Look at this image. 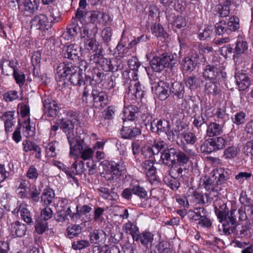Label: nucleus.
I'll return each instance as SVG.
<instances>
[{
  "label": "nucleus",
  "mask_w": 253,
  "mask_h": 253,
  "mask_svg": "<svg viewBox=\"0 0 253 253\" xmlns=\"http://www.w3.org/2000/svg\"><path fill=\"white\" fill-rule=\"evenodd\" d=\"M71 201L66 199H62L60 207L62 209L58 211L55 215V219L58 222H63L69 220V217L71 220H74L75 214L71 210L70 204Z\"/></svg>",
  "instance_id": "8"
},
{
  "label": "nucleus",
  "mask_w": 253,
  "mask_h": 253,
  "mask_svg": "<svg viewBox=\"0 0 253 253\" xmlns=\"http://www.w3.org/2000/svg\"><path fill=\"white\" fill-rule=\"evenodd\" d=\"M186 168L174 166L171 167L166 173L163 181L172 190H176L180 185L179 176L183 178L187 173Z\"/></svg>",
  "instance_id": "3"
},
{
  "label": "nucleus",
  "mask_w": 253,
  "mask_h": 253,
  "mask_svg": "<svg viewBox=\"0 0 253 253\" xmlns=\"http://www.w3.org/2000/svg\"><path fill=\"white\" fill-rule=\"evenodd\" d=\"M26 175L29 179L36 180L39 176V173L35 166L31 165L28 168Z\"/></svg>",
  "instance_id": "64"
},
{
  "label": "nucleus",
  "mask_w": 253,
  "mask_h": 253,
  "mask_svg": "<svg viewBox=\"0 0 253 253\" xmlns=\"http://www.w3.org/2000/svg\"><path fill=\"white\" fill-rule=\"evenodd\" d=\"M42 102L45 115L50 117H55L58 115L61 105H58L56 101L48 97H44Z\"/></svg>",
  "instance_id": "12"
},
{
  "label": "nucleus",
  "mask_w": 253,
  "mask_h": 253,
  "mask_svg": "<svg viewBox=\"0 0 253 253\" xmlns=\"http://www.w3.org/2000/svg\"><path fill=\"white\" fill-rule=\"evenodd\" d=\"M13 76L16 83L19 86L24 85L25 82V75L22 71L19 70H14V72H13Z\"/></svg>",
  "instance_id": "61"
},
{
  "label": "nucleus",
  "mask_w": 253,
  "mask_h": 253,
  "mask_svg": "<svg viewBox=\"0 0 253 253\" xmlns=\"http://www.w3.org/2000/svg\"><path fill=\"white\" fill-rule=\"evenodd\" d=\"M170 122L164 120H153V123L150 126V129L153 132L160 134L161 133H165L168 131L170 126Z\"/></svg>",
  "instance_id": "23"
},
{
  "label": "nucleus",
  "mask_w": 253,
  "mask_h": 253,
  "mask_svg": "<svg viewBox=\"0 0 253 253\" xmlns=\"http://www.w3.org/2000/svg\"><path fill=\"white\" fill-rule=\"evenodd\" d=\"M248 48V43L242 38H238L236 42L234 51L237 54H241L245 52Z\"/></svg>",
  "instance_id": "46"
},
{
  "label": "nucleus",
  "mask_w": 253,
  "mask_h": 253,
  "mask_svg": "<svg viewBox=\"0 0 253 253\" xmlns=\"http://www.w3.org/2000/svg\"><path fill=\"white\" fill-rule=\"evenodd\" d=\"M30 25L31 29L42 31L43 34L48 33L50 27L47 16L41 13L35 15L30 20Z\"/></svg>",
  "instance_id": "7"
},
{
  "label": "nucleus",
  "mask_w": 253,
  "mask_h": 253,
  "mask_svg": "<svg viewBox=\"0 0 253 253\" xmlns=\"http://www.w3.org/2000/svg\"><path fill=\"white\" fill-rule=\"evenodd\" d=\"M150 66L152 70L156 72H160L165 68L159 56L155 57L151 60Z\"/></svg>",
  "instance_id": "53"
},
{
  "label": "nucleus",
  "mask_w": 253,
  "mask_h": 253,
  "mask_svg": "<svg viewBox=\"0 0 253 253\" xmlns=\"http://www.w3.org/2000/svg\"><path fill=\"white\" fill-rule=\"evenodd\" d=\"M83 69L74 65L72 63H61L57 67V73L61 79H64L68 76L69 80L74 85L81 86L85 82L83 77Z\"/></svg>",
  "instance_id": "1"
},
{
  "label": "nucleus",
  "mask_w": 253,
  "mask_h": 253,
  "mask_svg": "<svg viewBox=\"0 0 253 253\" xmlns=\"http://www.w3.org/2000/svg\"><path fill=\"white\" fill-rule=\"evenodd\" d=\"M237 84L240 90H245L250 85L249 78L245 74L236 73L235 76Z\"/></svg>",
  "instance_id": "33"
},
{
  "label": "nucleus",
  "mask_w": 253,
  "mask_h": 253,
  "mask_svg": "<svg viewBox=\"0 0 253 253\" xmlns=\"http://www.w3.org/2000/svg\"><path fill=\"white\" fill-rule=\"evenodd\" d=\"M202 56L201 54H196L184 57L181 61L182 70L189 72L193 71L200 63Z\"/></svg>",
  "instance_id": "14"
},
{
  "label": "nucleus",
  "mask_w": 253,
  "mask_h": 253,
  "mask_svg": "<svg viewBox=\"0 0 253 253\" xmlns=\"http://www.w3.org/2000/svg\"><path fill=\"white\" fill-rule=\"evenodd\" d=\"M105 234L102 230H94L89 233V242L91 244H99L103 241V236Z\"/></svg>",
  "instance_id": "42"
},
{
  "label": "nucleus",
  "mask_w": 253,
  "mask_h": 253,
  "mask_svg": "<svg viewBox=\"0 0 253 253\" xmlns=\"http://www.w3.org/2000/svg\"><path fill=\"white\" fill-rule=\"evenodd\" d=\"M9 229L13 236L21 237L25 235L27 227L24 223L19 221H15L11 223Z\"/></svg>",
  "instance_id": "28"
},
{
  "label": "nucleus",
  "mask_w": 253,
  "mask_h": 253,
  "mask_svg": "<svg viewBox=\"0 0 253 253\" xmlns=\"http://www.w3.org/2000/svg\"><path fill=\"white\" fill-rule=\"evenodd\" d=\"M151 30L152 34L157 38H165L167 35L163 26L159 23L152 25Z\"/></svg>",
  "instance_id": "51"
},
{
  "label": "nucleus",
  "mask_w": 253,
  "mask_h": 253,
  "mask_svg": "<svg viewBox=\"0 0 253 253\" xmlns=\"http://www.w3.org/2000/svg\"><path fill=\"white\" fill-rule=\"evenodd\" d=\"M155 93L158 96L160 99L164 100L166 99L169 95L170 89L169 84L164 81H159L154 86Z\"/></svg>",
  "instance_id": "18"
},
{
  "label": "nucleus",
  "mask_w": 253,
  "mask_h": 253,
  "mask_svg": "<svg viewBox=\"0 0 253 253\" xmlns=\"http://www.w3.org/2000/svg\"><path fill=\"white\" fill-rule=\"evenodd\" d=\"M30 183L28 180L20 178L16 182V192L18 196L22 199L28 198V193L30 190Z\"/></svg>",
  "instance_id": "24"
},
{
  "label": "nucleus",
  "mask_w": 253,
  "mask_h": 253,
  "mask_svg": "<svg viewBox=\"0 0 253 253\" xmlns=\"http://www.w3.org/2000/svg\"><path fill=\"white\" fill-rule=\"evenodd\" d=\"M75 121L62 119L60 120V128L67 135L68 143L70 145L79 139L76 133L74 132Z\"/></svg>",
  "instance_id": "9"
},
{
  "label": "nucleus",
  "mask_w": 253,
  "mask_h": 253,
  "mask_svg": "<svg viewBox=\"0 0 253 253\" xmlns=\"http://www.w3.org/2000/svg\"><path fill=\"white\" fill-rule=\"evenodd\" d=\"M213 28L212 26H205L199 30V37L201 40H207L213 34Z\"/></svg>",
  "instance_id": "45"
},
{
  "label": "nucleus",
  "mask_w": 253,
  "mask_h": 253,
  "mask_svg": "<svg viewBox=\"0 0 253 253\" xmlns=\"http://www.w3.org/2000/svg\"><path fill=\"white\" fill-rule=\"evenodd\" d=\"M129 79L126 80L125 84L128 85L126 92L128 96L132 99L141 98L144 96V87L142 86L138 81V71L137 70L129 71L126 72Z\"/></svg>",
  "instance_id": "2"
},
{
  "label": "nucleus",
  "mask_w": 253,
  "mask_h": 253,
  "mask_svg": "<svg viewBox=\"0 0 253 253\" xmlns=\"http://www.w3.org/2000/svg\"><path fill=\"white\" fill-rule=\"evenodd\" d=\"M97 191L99 196L105 199L113 200L118 197L116 193L106 187H101L97 189Z\"/></svg>",
  "instance_id": "40"
},
{
  "label": "nucleus",
  "mask_w": 253,
  "mask_h": 253,
  "mask_svg": "<svg viewBox=\"0 0 253 253\" xmlns=\"http://www.w3.org/2000/svg\"><path fill=\"white\" fill-rule=\"evenodd\" d=\"M123 229L126 233H129L131 235L133 240L139 232L138 227L130 221H128L124 225Z\"/></svg>",
  "instance_id": "44"
},
{
  "label": "nucleus",
  "mask_w": 253,
  "mask_h": 253,
  "mask_svg": "<svg viewBox=\"0 0 253 253\" xmlns=\"http://www.w3.org/2000/svg\"><path fill=\"white\" fill-rule=\"evenodd\" d=\"M215 29L216 34L219 36L230 35V31L228 29L226 22L225 21H221L216 23Z\"/></svg>",
  "instance_id": "48"
},
{
  "label": "nucleus",
  "mask_w": 253,
  "mask_h": 253,
  "mask_svg": "<svg viewBox=\"0 0 253 253\" xmlns=\"http://www.w3.org/2000/svg\"><path fill=\"white\" fill-rule=\"evenodd\" d=\"M104 169L107 172L116 176H120L126 170V167L123 163H116L115 162L105 161L102 162Z\"/></svg>",
  "instance_id": "13"
},
{
  "label": "nucleus",
  "mask_w": 253,
  "mask_h": 253,
  "mask_svg": "<svg viewBox=\"0 0 253 253\" xmlns=\"http://www.w3.org/2000/svg\"><path fill=\"white\" fill-rule=\"evenodd\" d=\"M189 161V157L184 152H182L179 150H178L177 156L176 158V163H178L180 166L178 167H181L182 168H185L184 165L187 164Z\"/></svg>",
  "instance_id": "55"
},
{
  "label": "nucleus",
  "mask_w": 253,
  "mask_h": 253,
  "mask_svg": "<svg viewBox=\"0 0 253 253\" xmlns=\"http://www.w3.org/2000/svg\"><path fill=\"white\" fill-rule=\"evenodd\" d=\"M185 84L190 89H195L199 85V80L195 76H192L188 77L185 80Z\"/></svg>",
  "instance_id": "58"
},
{
  "label": "nucleus",
  "mask_w": 253,
  "mask_h": 253,
  "mask_svg": "<svg viewBox=\"0 0 253 253\" xmlns=\"http://www.w3.org/2000/svg\"><path fill=\"white\" fill-rule=\"evenodd\" d=\"M81 232L82 227L77 224H71L66 229L67 235L70 238L77 237Z\"/></svg>",
  "instance_id": "49"
},
{
  "label": "nucleus",
  "mask_w": 253,
  "mask_h": 253,
  "mask_svg": "<svg viewBox=\"0 0 253 253\" xmlns=\"http://www.w3.org/2000/svg\"><path fill=\"white\" fill-rule=\"evenodd\" d=\"M84 139L81 137L77 140L74 143L70 145V152L71 154H75V152L79 151L81 158L84 160L93 159L94 151L93 149L88 146L84 147Z\"/></svg>",
  "instance_id": "5"
},
{
  "label": "nucleus",
  "mask_w": 253,
  "mask_h": 253,
  "mask_svg": "<svg viewBox=\"0 0 253 253\" xmlns=\"http://www.w3.org/2000/svg\"><path fill=\"white\" fill-rule=\"evenodd\" d=\"M160 2L166 8L173 6L176 11H182L184 9V0H160Z\"/></svg>",
  "instance_id": "34"
},
{
  "label": "nucleus",
  "mask_w": 253,
  "mask_h": 253,
  "mask_svg": "<svg viewBox=\"0 0 253 253\" xmlns=\"http://www.w3.org/2000/svg\"><path fill=\"white\" fill-rule=\"evenodd\" d=\"M40 0H25L24 13L26 16L34 14L38 9Z\"/></svg>",
  "instance_id": "32"
},
{
  "label": "nucleus",
  "mask_w": 253,
  "mask_h": 253,
  "mask_svg": "<svg viewBox=\"0 0 253 253\" xmlns=\"http://www.w3.org/2000/svg\"><path fill=\"white\" fill-rule=\"evenodd\" d=\"M59 143L56 141H53L48 143L45 146V152L47 155L50 157H54L57 155V148Z\"/></svg>",
  "instance_id": "50"
},
{
  "label": "nucleus",
  "mask_w": 253,
  "mask_h": 253,
  "mask_svg": "<svg viewBox=\"0 0 253 253\" xmlns=\"http://www.w3.org/2000/svg\"><path fill=\"white\" fill-rule=\"evenodd\" d=\"M21 218L28 224H33L34 222L30 211L26 208L21 207L20 209Z\"/></svg>",
  "instance_id": "54"
},
{
  "label": "nucleus",
  "mask_w": 253,
  "mask_h": 253,
  "mask_svg": "<svg viewBox=\"0 0 253 253\" xmlns=\"http://www.w3.org/2000/svg\"><path fill=\"white\" fill-rule=\"evenodd\" d=\"M205 90L207 94L213 95H216L220 92L219 84L214 80L209 81L206 83Z\"/></svg>",
  "instance_id": "38"
},
{
  "label": "nucleus",
  "mask_w": 253,
  "mask_h": 253,
  "mask_svg": "<svg viewBox=\"0 0 253 253\" xmlns=\"http://www.w3.org/2000/svg\"><path fill=\"white\" fill-rule=\"evenodd\" d=\"M214 211L220 222H222L228 217V210L226 204L221 199L213 204Z\"/></svg>",
  "instance_id": "22"
},
{
  "label": "nucleus",
  "mask_w": 253,
  "mask_h": 253,
  "mask_svg": "<svg viewBox=\"0 0 253 253\" xmlns=\"http://www.w3.org/2000/svg\"><path fill=\"white\" fill-rule=\"evenodd\" d=\"M201 185L205 189L206 191L220 187L219 185L216 183L214 177L211 175L210 176H205L201 178Z\"/></svg>",
  "instance_id": "35"
},
{
  "label": "nucleus",
  "mask_w": 253,
  "mask_h": 253,
  "mask_svg": "<svg viewBox=\"0 0 253 253\" xmlns=\"http://www.w3.org/2000/svg\"><path fill=\"white\" fill-rule=\"evenodd\" d=\"M184 93V85L182 83L179 82H175L171 84L170 94L172 95L174 99L183 98Z\"/></svg>",
  "instance_id": "27"
},
{
  "label": "nucleus",
  "mask_w": 253,
  "mask_h": 253,
  "mask_svg": "<svg viewBox=\"0 0 253 253\" xmlns=\"http://www.w3.org/2000/svg\"><path fill=\"white\" fill-rule=\"evenodd\" d=\"M164 147L163 141L155 143L152 146L146 145L141 148V153L145 158H150L158 155Z\"/></svg>",
  "instance_id": "19"
},
{
  "label": "nucleus",
  "mask_w": 253,
  "mask_h": 253,
  "mask_svg": "<svg viewBox=\"0 0 253 253\" xmlns=\"http://www.w3.org/2000/svg\"><path fill=\"white\" fill-rule=\"evenodd\" d=\"M239 149L234 146L227 148L224 152V155L226 158H233L236 157L239 153Z\"/></svg>",
  "instance_id": "62"
},
{
  "label": "nucleus",
  "mask_w": 253,
  "mask_h": 253,
  "mask_svg": "<svg viewBox=\"0 0 253 253\" xmlns=\"http://www.w3.org/2000/svg\"><path fill=\"white\" fill-rule=\"evenodd\" d=\"M219 64L218 61L211 63L206 66L203 73V76L205 79L218 81L224 79L226 76L225 72L219 69Z\"/></svg>",
  "instance_id": "6"
},
{
  "label": "nucleus",
  "mask_w": 253,
  "mask_h": 253,
  "mask_svg": "<svg viewBox=\"0 0 253 253\" xmlns=\"http://www.w3.org/2000/svg\"><path fill=\"white\" fill-rule=\"evenodd\" d=\"M231 174V171L229 169L224 168L214 169L211 172V175L219 185L224 183L229 178Z\"/></svg>",
  "instance_id": "21"
},
{
  "label": "nucleus",
  "mask_w": 253,
  "mask_h": 253,
  "mask_svg": "<svg viewBox=\"0 0 253 253\" xmlns=\"http://www.w3.org/2000/svg\"><path fill=\"white\" fill-rule=\"evenodd\" d=\"M55 197L54 191L51 188L44 189L41 196V202L45 206H48Z\"/></svg>",
  "instance_id": "37"
},
{
  "label": "nucleus",
  "mask_w": 253,
  "mask_h": 253,
  "mask_svg": "<svg viewBox=\"0 0 253 253\" xmlns=\"http://www.w3.org/2000/svg\"><path fill=\"white\" fill-rule=\"evenodd\" d=\"M128 122H124L123 126L121 130V134L123 138L131 139L141 134V129L137 127L135 124L129 126Z\"/></svg>",
  "instance_id": "17"
},
{
  "label": "nucleus",
  "mask_w": 253,
  "mask_h": 253,
  "mask_svg": "<svg viewBox=\"0 0 253 253\" xmlns=\"http://www.w3.org/2000/svg\"><path fill=\"white\" fill-rule=\"evenodd\" d=\"M235 212L236 210H231L228 217L222 222L223 231L226 235L233 233L235 230L237 223Z\"/></svg>",
  "instance_id": "16"
},
{
  "label": "nucleus",
  "mask_w": 253,
  "mask_h": 253,
  "mask_svg": "<svg viewBox=\"0 0 253 253\" xmlns=\"http://www.w3.org/2000/svg\"><path fill=\"white\" fill-rule=\"evenodd\" d=\"M103 50L102 48H99L95 51V52L90 56V61L100 66L104 70V65L108 63V60L104 57L102 54Z\"/></svg>",
  "instance_id": "29"
},
{
  "label": "nucleus",
  "mask_w": 253,
  "mask_h": 253,
  "mask_svg": "<svg viewBox=\"0 0 253 253\" xmlns=\"http://www.w3.org/2000/svg\"><path fill=\"white\" fill-rule=\"evenodd\" d=\"M90 98H93V106L96 109H102L108 104V95L105 91L93 89Z\"/></svg>",
  "instance_id": "10"
},
{
  "label": "nucleus",
  "mask_w": 253,
  "mask_h": 253,
  "mask_svg": "<svg viewBox=\"0 0 253 253\" xmlns=\"http://www.w3.org/2000/svg\"><path fill=\"white\" fill-rule=\"evenodd\" d=\"M153 240L154 235L151 232L147 231H144L141 233L139 232L134 240L136 242H140L146 248H148V246L151 247Z\"/></svg>",
  "instance_id": "26"
},
{
  "label": "nucleus",
  "mask_w": 253,
  "mask_h": 253,
  "mask_svg": "<svg viewBox=\"0 0 253 253\" xmlns=\"http://www.w3.org/2000/svg\"><path fill=\"white\" fill-rule=\"evenodd\" d=\"M178 149L173 148L165 150L161 153V158L163 163L166 165L174 167L176 164Z\"/></svg>",
  "instance_id": "20"
},
{
  "label": "nucleus",
  "mask_w": 253,
  "mask_h": 253,
  "mask_svg": "<svg viewBox=\"0 0 253 253\" xmlns=\"http://www.w3.org/2000/svg\"><path fill=\"white\" fill-rule=\"evenodd\" d=\"M72 171L75 174H81L84 171V163L82 161H75L72 167Z\"/></svg>",
  "instance_id": "63"
},
{
  "label": "nucleus",
  "mask_w": 253,
  "mask_h": 253,
  "mask_svg": "<svg viewBox=\"0 0 253 253\" xmlns=\"http://www.w3.org/2000/svg\"><path fill=\"white\" fill-rule=\"evenodd\" d=\"M64 51L65 57L71 60L78 59L81 54V48L78 44H71L65 47Z\"/></svg>",
  "instance_id": "25"
},
{
  "label": "nucleus",
  "mask_w": 253,
  "mask_h": 253,
  "mask_svg": "<svg viewBox=\"0 0 253 253\" xmlns=\"http://www.w3.org/2000/svg\"><path fill=\"white\" fill-rule=\"evenodd\" d=\"M176 55L169 53H164L159 57L161 59L162 63L165 68H172L176 63Z\"/></svg>",
  "instance_id": "36"
},
{
  "label": "nucleus",
  "mask_w": 253,
  "mask_h": 253,
  "mask_svg": "<svg viewBox=\"0 0 253 253\" xmlns=\"http://www.w3.org/2000/svg\"><path fill=\"white\" fill-rule=\"evenodd\" d=\"M210 139L215 151L224 149L227 143V140L221 136L214 137Z\"/></svg>",
  "instance_id": "47"
},
{
  "label": "nucleus",
  "mask_w": 253,
  "mask_h": 253,
  "mask_svg": "<svg viewBox=\"0 0 253 253\" xmlns=\"http://www.w3.org/2000/svg\"><path fill=\"white\" fill-rule=\"evenodd\" d=\"M90 246V242L88 240H80L74 241L72 245V248L75 250H81Z\"/></svg>",
  "instance_id": "59"
},
{
  "label": "nucleus",
  "mask_w": 253,
  "mask_h": 253,
  "mask_svg": "<svg viewBox=\"0 0 253 253\" xmlns=\"http://www.w3.org/2000/svg\"><path fill=\"white\" fill-rule=\"evenodd\" d=\"M228 29L230 31V34L239 29L240 27L239 19L235 16L231 17L229 21L226 22Z\"/></svg>",
  "instance_id": "52"
},
{
  "label": "nucleus",
  "mask_w": 253,
  "mask_h": 253,
  "mask_svg": "<svg viewBox=\"0 0 253 253\" xmlns=\"http://www.w3.org/2000/svg\"><path fill=\"white\" fill-rule=\"evenodd\" d=\"M181 135L182 138L188 144L194 145L197 140L196 135L190 131H184Z\"/></svg>",
  "instance_id": "56"
},
{
  "label": "nucleus",
  "mask_w": 253,
  "mask_h": 253,
  "mask_svg": "<svg viewBox=\"0 0 253 253\" xmlns=\"http://www.w3.org/2000/svg\"><path fill=\"white\" fill-rule=\"evenodd\" d=\"M142 170L146 175L148 181L152 184L158 183L156 169L152 160L145 161L142 165Z\"/></svg>",
  "instance_id": "11"
},
{
  "label": "nucleus",
  "mask_w": 253,
  "mask_h": 253,
  "mask_svg": "<svg viewBox=\"0 0 253 253\" xmlns=\"http://www.w3.org/2000/svg\"><path fill=\"white\" fill-rule=\"evenodd\" d=\"M141 111L135 105H130L125 107L123 111L124 122L135 121L139 119Z\"/></svg>",
  "instance_id": "15"
},
{
  "label": "nucleus",
  "mask_w": 253,
  "mask_h": 253,
  "mask_svg": "<svg viewBox=\"0 0 253 253\" xmlns=\"http://www.w3.org/2000/svg\"><path fill=\"white\" fill-rule=\"evenodd\" d=\"M86 78L94 81L96 83H100L104 79V74L100 69L97 68H94L91 71V73H89V74L85 75Z\"/></svg>",
  "instance_id": "41"
},
{
  "label": "nucleus",
  "mask_w": 253,
  "mask_h": 253,
  "mask_svg": "<svg viewBox=\"0 0 253 253\" xmlns=\"http://www.w3.org/2000/svg\"><path fill=\"white\" fill-rule=\"evenodd\" d=\"M231 4V2L227 0L223 4H219L217 5V10L221 17H226L229 16L230 13L229 7Z\"/></svg>",
  "instance_id": "43"
},
{
  "label": "nucleus",
  "mask_w": 253,
  "mask_h": 253,
  "mask_svg": "<svg viewBox=\"0 0 253 253\" xmlns=\"http://www.w3.org/2000/svg\"><path fill=\"white\" fill-rule=\"evenodd\" d=\"M104 71L116 72L124 68V64L120 58H114L108 60V63L104 65Z\"/></svg>",
  "instance_id": "30"
},
{
  "label": "nucleus",
  "mask_w": 253,
  "mask_h": 253,
  "mask_svg": "<svg viewBox=\"0 0 253 253\" xmlns=\"http://www.w3.org/2000/svg\"><path fill=\"white\" fill-rule=\"evenodd\" d=\"M222 132V126L217 123H211L208 126L207 133L210 137L220 135Z\"/></svg>",
  "instance_id": "39"
},
{
  "label": "nucleus",
  "mask_w": 253,
  "mask_h": 253,
  "mask_svg": "<svg viewBox=\"0 0 253 253\" xmlns=\"http://www.w3.org/2000/svg\"><path fill=\"white\" fill-rule=\"evenodd\" d=\"M246 114L244 112L240 111L237 112L231 119L233 123L237 126L244 124L246 121Z\"/></svg>",
  "instance_id": "60"
},
{
  "label": "nucleus",
  "mask_w": 253,
  "mask_h": 253,
  "mask_svg": "<svg viewBox=\"0 0 253 253\" xmlns=\"http://www.w3.org/2000/svg\"><path fill=\"white\" fill-rule=\"evenodd\" d=\"M84 27V25L81 27L77 23H72L67 27L66 32L63 34V36L68 40H71L80 33L81 37L82 31Z\"/></svg>",
  "instance_id": "31"
},
{
  "label": "nucleus",
  "mask_w": 253,
  "mask_h": 253,
  "mask_svg": "<svg viewBox=\"0 0 253 253\" xmlns=\"http://www.w3.org/2000/svg\"><path fill=\"white\" fill-rule=\"evenodd\" d=\"M47 10L49 12V16L53 18L51 22H56L58 21L61 17V14L58 9L56 7L48 6L47 7Z\"/></svg>",
  "instance_id": "57"
},
{
  "label": "nucleus",
  "mask_w": 253,
  "mask_h": 253,
  "mask_svg": "<svg viewBox=\"0 0 253 253\" xmlns=\"http://www.w3.org/2000/svg\"><path fill=\"white\" fill-rule=\"evenodd\" d=\"M98 32V28L96 24L86 23L82 31L81 40L84 42L86 48L88 50L96 51L97 48L95 36Z\"/></svg>",
  "instance_id": "4"
}]
</instances>
